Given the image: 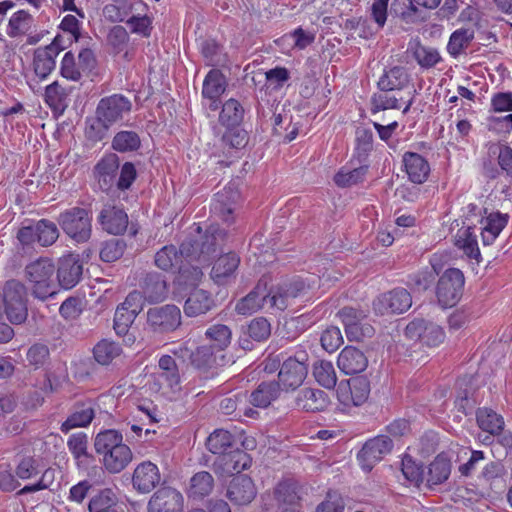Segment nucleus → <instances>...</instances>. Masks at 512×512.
Returning <instances> with one entry per match:
<instances>
[{
	"instance_id": "nucleus-35",
	"label": "nucleus",
	"mask_w": 512,
	"mask_h": 512,
	"mask_svg": "<svg viewBox=\"0 0 512 512\" xmlns=\"http://www.w3.org/2000/svg\"><path fill=\"white\" fill-rule=\"evenodd\" d=\"M296 405L306 412H321L329 405V397L323 390L304 388L296 397Z\"/></svg>"
},
{
	"instance_id": "nucleus-22",
	"label": "nucleus",
	"mask_w": 512,
	"mask_h": 512,
	"mask_svg": "<svg viewBox=\"0 0 512 512\" xmlns=\"http://www.w3.org/2000/svg\"><path fill=\"white\" fill-rule=\"evenodd\" d=\"M147 9L142 0H113L103 7V15L111 23H120L126 22L136 12H146Z\"/></svg>"
},
{
	"instance_id": "nucleus-44",
	"label": "nucleus",
	"mask_w": 512,
	"mask_h": 512,
	"mask_svg": "<svg viewBox=\"0 0 512 512\" xmlns=\"http://www.w3.org/2000/svg\"><path fill=\"white\" fill-rule=\"evenodd\" d=\"M213 487V476L207 471H200L194 474L190 479V487L188 490L189 497L202 499L212 492Z\"/></svg>"
},
{
	"instance_id": "nucleus-19",
	"label": "nucleus",
	"mask_w": 512,
	"mask_h": 512,
	"mask_svg": "<svg viewBox=\"0 0 512 512\" xmlns=\"http://www.w3.org/2000/svg\"><path fill=\"white\" fill-rule=\"evenodd\" d=\"M63 50L61 46V36H56L54 40L44 47H38L34 51L33 67L35 74L40 79H45L55 68L56 57Z\"/></svg>"
},
{
	"instance_id": "nucleus-43",
	"label": "nucleus",
	"mask_w": 512,
	"mask_h": 512,
	"mask_svg": "<svg viewBox=\"0 0 512 512\" xmlns=\"http://www.w3.org/2000/svg\"><path fill=\"white\" fill-rule=\"evenodd\" d=\"M390 11L406 23H415L424 19L422 10L417 8L412 0H393Z\"/></svg>"
},
{
	"instance_id": "nucleus-42",
	"label": "nucleus",
	"mask_w": 512,
	"mask_h": 512,
	"mask_svg": "<svg viewBox=\"0 0 512 512\" xmlns=\"http://www.w3.org/2000/svg\"><path fill=\"white\" fill-rule=\"evenodd\" d=\"M118 498L111 488H103L94 494L88 502L89 512H110L116 509Z\"/></svg>"
},
{
	"instance_id": "nucleus-48",
	"label": "nucleus",
	"mask_w": 512,
	"mask_h": 512,
	"mask_svg": "<svg viewBox=\"0 0 512 512\" xmlns=\"http://www.w3.org/2000/svg\"><path fill=\"white\" fill-rule=\"evenodd\" d=\"M476 420L478 426L491 435L498 434L504 428L503 417L489 408H479Z\"/></svg>"
},
{
	"instance_id": "nucleus-28",
	"label": "nucleus",
	"mask_w": 512,
	"mask_h": 512,
	"mask_svg": "<svg viewBox=\"0 0 512 512\" xmlns=\"http://www.w3.org/2000/svg\"><path fill=\"white\" fill-rule=\"evenodd\" d=\"M95 417V404L92 400L77 401L71 408L70 415L61 425L63 433L79 427H87Z\"/></svg>"
},
{
	"instance_id": "nucleus-32",
	"label": "nucleus",
	"mask_w": 512,
	"mask_h": 512,
	"mask_svg": "<svg viewBox=\"0 0 512 512\" xmlns=\"http://www.w3.org/2000/svg\"><path fill=\"white\" fill-rule=\"evenodd\" d=\"M484 214V223L481 224V236L483 244L488 246L494 243L496 238L506 227L509 221V215L499 211L488 212L487 208H484Z\"/></svg>"
},
{
	"instance_id": "nucleus-16",
	"label": "nucleus",
	"mask_w": 512,
	"mask_h": 512,
	"mask_svg": "<svg viewBox=\"0 0 512 512\" xmlns=\"http://www.w3.org/2000/svg\"><path fill=\"white\" fill-rule=\"evenodd\" d=\"M251 463L252 458L248 453L239 448H232L216 457L213 469L216 474L229 476L248 469Z\"/></svg>"
},
{
	"instance_id": "nucleus-20",
	"label": "nucleus",
	"mask_w": 512,
	"mask_h": 512,
	"mask_svg": "<svg viewBox=\"0 0 512 512\" xmlns=\"http://www.w3.org/2000/svg\"><path fill=\"white\" fill-rule=\"evenodd\" d=\"M161 482V474L156 464L143 461L138 464L132 474V486L141 494L153 491Z\"/></svg>"
},
{
	"instance_id": "nucleus-29",
	"label": "nucleus",
	"mask_w": 512,
	"mask_h": 512,
	"mask_svg": "<svg viewBox=\"0 0 512 512\" xmlns=\"http://www.w3.org/2000/svg\"><path fill=\"white\" fill-rule=\"evenodd\" d=\"M141 294L149 303L163 301L167 296V282L161 273L149 272L140 282Z\"/></svg>"
},
{
	"instance_id": "nucleus-33",
	"label": "nucleus",
	"mask_w": 512,
	"mask_h": 512,
	"mask_svg": "<svg viewBox=\"0 0 512 512\" xmlns=\"http://www.w3.org/2000/svg\"><path fill=\"white\" fill-rule=\"evenodd\" d=\"M267 284L260 280L252 291L241 298L235 306V311L240 315H251L267 305Z\"/></svg>"
},
{
	"instance_id": "nucleus-17",
	"label": "nucleus",
	"mask_w": 512,
	"mask_h": 512,
	"mask_svg": "<svg viewBox=\"0 0 512 512\" xmlns=\"http://www.w3.org/2000/svg\"><path fill=\"white\" fill-rule=\"evenodd\" d=\"M97 221L102 230L111 235H122L128 227L129 219L124 208L107 202L99 212Z\"/></svg>"
},
{
	"instance_id": "nucleus-57",
	"label": "nucleus",
	"mask_w": 512,
	"mask_h": 512,
	"mask_svg": "<svg viewBox=\"0 0 512 512\" xmlns=\"http://www.w3.org/2000/svg\"><path fill=\"white\" fill-rule=\"evenodd\" d=\"M221 143L224 148L242 149L248 143V134L239 126L226 127Z\"/></svg>"
},
{
	"instance_id": "nucleus-18",
	"label": "nucleus",
	"mask_w": 512,
	"mask_h": 512,
	"mask_svg": "<svg viewBox=\"0 0 512 512\" xmlns=\"http://www.w3.org/2000/svg\"><path fill=\"white\" fill-rule=\"evenodd\" d=\"M393 448V441L387 435H379L368 440L358 453V460L365 471H370Z\"/></svg>"
},
{
	"instance_id": "nucleus-14",
	"label": "nucleus",
	"mask_w": 512,
	"mask_h": 512,
	"mask_svg": "<svg viewBox=\"0 0 512 512\" xmlns=\"http://www.w3.org/2000/svg\"><path fill=\"white\" fill-rule=\"evenodd\" d=\"M190 359L192 365L200 372L206 374L205 377H214L217 369L225 365L226 357L223 351L214 348L212 345L199 346L191 352Z\"/></svg>"
},
{
	"instance_id": "nucleus-37",
	"label": "nucleus",
	"mask_w": 512,
	"mask_h": 512,
	"mask_svg": "<svg viewBox=\"0 0 512 512\" xmlns=\"http://www.w3.org/2000/svg\"><path fill=\"white\" fill-rule=\"evenodd\" d=\"M407 51L412 54L417 64L423 69L432 68L442 60L436 48L422 45L419 39L410 40Z\"/></svg>"
},
{
	"instance_id": "nucleus-50",
	"label": "nucleus",
	"mask_w": 512,
	"mask_h": 512,
	"mask_svg": "<svg viewBox=\"0 0 512 512\" xmlns=\"http://www.w3.org/2000/svg\"><path fill=\"white\" fill-rule=\"evenodd\" d=\"M490 155L497 156V163L502 173L512 179V148L502 142H493L488 145Z\"/></svg>"
},
{
	"instance_id": "nucleus-49",
	"label": "nucleus",
	"mask_w": 512,
	"mask_h": 512,
	"mask_svg": "<svg viewBox=\"0 0 512 512\" xmlns=\"http://www.w3.org/2000/svg\"><path fill=\"white\" fill-rule=\"evenodd\" d=\"M34 19L31 14L25 10L15 12L8 23L7 34L15 38L23 36L32 30Z\"/></svg>"
},
{
	"instance_id": "nucleus-64",
	"label": "nucleus",
	"mask_w": 512,
	"mask_h": 512,
	"mask_svg": "<svg viewBox=\"0 0 512 512\" xmlns=\"http://www.w3.org/2000/svg\"><path fill=\"white\" fill-rule=\"evenodd\" d=\"M345 501L342 495L335 490H329L322 502H320L315 512H344Z\"/></svg>"
},
{
	"instance_id": "nucleus-36",
	"label": "nucleus",
	"mask_w": 512,
	"mask_h": 512,
	"mask_svg": "<svg viewBox=\"0 0 512 512\" xmlns=\"http://www.w3.org/2000/svg\"><path fill=\"white\" fill-rule=\"evenodd\" d=\"M215 306L211 294L203 289L193 290L184 303V313L188 317L206 314Z\"/></svg>"
},
{
	"instance_id": "nucleus-46",
	"label": "nucleus",
	"mask_w": 512,
	"mask_h": 512,
	"mask_svg": "<svg viewBox=\"0 0 512 512\" xmlns=\"http://www.w3.org/2000/svg\"><path fill=\"white\" fill-rule=\"evenodd\" d=\"M244 109L241 103L231 98L223 105L219 114V123L225 127L239 126L243 121Z\"/></svg>"
},
{
	"instance_id": "nucleus-61",
	"label": "nucleus",
	"mask_w": 512,
	"mask_h": 512,
	"mask_svg": "<svg viewBox=\"0 0 512 512\" xmlns=\"http://www.w3.org/2000/svg\"><path fill=\"white\" fill-rule=\"evenodd\" d=\"M200 51L207 66H218L222 63V46L214 39H205L200 44Z\"/></svg>"
},
{
	"instance_id": "nucleus-58",
	"label": "nucleus",
	"mask_w": 512,
	"mask_h": 512,
	"mask_svg": "<svg viewBox=\"0 0 512 512\" xmlns=\"http://www.w3.org/2000/svg\"><path fill=\"white\" fill-rule=\"evenodd\" d=\"M392 91H380L373 94L371 97V112L377 113L382 110L399 109V102L403 100L402 97L398 98Z\"/></svg>"
},
{
	"instance_id": "nucleus-1",
	"label": "nucleus",
	"mask_w": 512,
	"mask_h": 512,
	"mask_svg": "<svg viewBox=\"0 0 512 512\" xmlns=\"http://www.w3.org/2000/svg\"><path fill=\"white\" fill-rule=\"evenodd\" d=\"M222 231L217 228L210 227L205 235V241L201 243L184 241L179 249L174 245H166L158 250L154 256L155 265L163 271L179 270L182 277L188 278L187 273L191 274L193 282H197L203 276L199 267L192 266L190 269H183V258L190 260L198 257H205L216 251L217 236H221Z\"/></svg>"
},
{
	"instance_id": "nucleus-40",
	"label": "nucleus",
	"mask_w": 512,
	"mask_h": 512,
	"mask_svg": "<svg viewBox=\"0 0 512 512\" xmlns=\"http://www.w3.org/2000/svg\"><path fill=\"white\" fill-rule=\"evenodd\" d=\"M226 87L227 82L224 74L218 69H212L203 81L202 96L205 99L220 98Z\"/></svg>"
},
{
	"instance_id": "nucleus-8",
	"label": "nucleus",
	"mask_w": 512,
	"mask_h": 512,
	"mask_svg": "<svg viewBox=\"0 0 512 512\" xmlns=\"http://www.w3.org/2000/svg\"><path fill=\"white\" fill-rule=\"evenodd\" d=\"M308 353L299 347L293 355L285 358L278 372L280 389L295 390L302 385L308 374Z\"/></svg>"
},
{
	"instance_id": "nucleus-2",
	"label": "nucleus",
	"mask_w": 512,
	"mask_h": 512,
	"mask_svg": "<svg viewBox=\"0 0 512 512\" xmlns=\"http://www.w3.org/2000/svg\"><path fill=\"white\" fill-rule=\"evenodd\" d=\"M132 102L122 94H112L100 99L95 110V119L86 128V135L93 141L104 139L110 127L130 114Z\"/></svg>"
},
{
	"instance_id": "nucleus-13",
	"label": "nucleus",
	"mask_w": 512,
	"mask_h": 512,
	"mask_svg": "<svg viewBox=\"0 0 512 512\" xmlns=\"http://www.w3.org/2000/svg\"><path fill=\"white\" fill-rule=\"evenodd\" d=\"M337 399L344 406H360L370 394V382L364 376L341 381L336 390Z\"/></svg>"
},
{
	"instance_id": "nucleus-7",
	"label": "nucleus",
	"mask_w": 512,
	"mask_h": 512,
	"mask_svg": "<svg viewBox=\"0 0 512 512\" xmlns=\"http://www.w3.org/2000/svg\"><path fill=\"white\" fill-rule=\"evenodd\" d=\"M55 222L42 218L40 220L28 221L17 231L16 238L19 241L22 250L30 249L35 243L41 247L52 246L59 238V228Z\"/></svg>"
},
{
	"instance_id": "nucleus-11",
	"label": "nucleus",
	"mask_w": 512,
	"mask_h": 512,
	"mask_svg": "<svg viewBox=\"0 0 512 512\" xmlns=\"http://www.w3.org/2000/svg\"><path fill=\"white\" fill-rule=\"evenodd\" d=\"M405 336L423 346L437 347L444 342L445 331L433 321L415 318L406 325Z\"/></svg>"
},
{
	"instance_id": "nucleus-56",
	"label": "nucleus",
	"mask_w": 512,
	"mask_h": 512,
	"mask_svg": "<svg viewBox=\"0 0 512 512\" xmlns=\"http://www.w3.org/2000/svg\"><path fill=\"white\" fill-rule=\"evenodd\" d=\"M67 93L57 81L48 85L45 89V102L54 111L63 112L67 106Z\"/></svg>"
},
{
	"instance_id": "nucleus-39",
	"label": "nucleus",
	"mask_w": 512,
	"mask_h": 512,
	"mask_svg": "<svg viewBox=\"0 0 512 512\" xmlns=\"http://www.w3.org/2000/svg\"><path fill=\"white\" fill-rule=\"evenodd\" d=\"M158 376L173 391L180 390L181 376L176 360L170 355H162L158 361Z\"/></svg>"
},
{
	"instance_id": "nucleus-27",
	"label": "nucleus",
	"mask_w": 512,
	"mask_h": 512,
	"mask_svg": "<svg viewBox=\"0 0 512 512\" xmlns=\"http://www.w3.org/2000/svg\"><path fill=\"white\" fill-rule=\"evenodd\" d=\"M240 257L235 252L219 256L212 267L211 278L218 285H226L236 277Z\"/></svg>"
},
{
	"instance_id": "nucleus-4",
	"label": "nucleus",
	"mask_w": 512,
	"mask_h": 512,
	"mask_svg": "<svg viewBox=\"0 0 512 512\" xmlns=\"http://www.w3.org/2000/svg\"><path fill=\"white\" fill-rule=\"evenodd\" d=\"M40 458L31 455L20 456L17 460L14 473L15 476L23 481L30 480L41 474L39 480L32 485H26L20 489L17 494L25 495L40 490L49 489L55 479V470L47 468L43 470Z\"/></svg>"
},
{
	"instance_id": "nucleus-59",
	"label": "nucleus",
	"mask_w": 512,
	"mask_h": 512,
	"mask_svg": "<svg viewBox=\"0 0 512 512\" xmlns=\"http://www.w3.org/2000/svg\"><path fill=\"white\" fill-rule=\"evenodd\" d=\"M355 152L361 162L373 149V132L365 127H358L355 132Z\"/></svg>"
},
{
	"instance_id": "nucleus-38",
	"label": "nucleus",
	"mask_w": 512,
	"mask_h": 512,
	"mask_svg": "<svg viewBox=\"0 0 512 512\" xmlns=\"http://www.w3.org/2000/svg\"><path fill=\"white\" fill-rule=\"evenodd\" d=\"M451 462L444 454H439L427 467L425 476L427 486L433 488L434 486L444 483L450 476Z\"/></svg>"
},
{
	"instance_id": "nucleus-31",
	"label": "nucleus",
	"mask_w": 512,
	"mask_h": 512,
	"mask_svg": "<svg viewBox=\"0 0 512 512\" xmlns=\"http://www.w3.org/2000/svg\"><path fill=\"white\" fill-rule=\"evenodd\" d=\"M402 163L408 179L414 184H423L430 174V164L422 155L416 152H405Z\"/></svg>"
},
{
	"instance_id": "nucleus-9",
	"label": "nucleus",
	"mask_w": 512,
	"mask_h": 512,
	"mask_svg": "<svg viewBox=\"0 0 512 512\" xmlns=\"http://www.w3.org/2000/svg\"><path fill=\"white\" fill-rule=\"evenodd\" d=\"M26 294V287L17 280H9L3 287L2 303L6 316L12 324H21L27 319Z\"/></svg>"
},
{
	"instance_id": "nucleus-10",
	"label": "nucleus",
	"mask_w": 512,
	"mask_h": 512,
	"mask_svg": "<svg viewBox=\"0 0 512 512\" xmlns=\"http://www.w3.org/2000/svg\"><path fill=\"white\" fill-rule=\"evenodd\" d=\"M465 277L457 268H449L439 277L436 285V297L443 308L455 306L463 295Z\"/></svg>"
},
{
	"instance_id": "nucleus-51",
	"label": "nucleus",
	"mask_w": 512,
	"mask_h": 512,
	"mask_svg": "<svg viewBox=\"0 0 512 512\" xmlns=\"http://www.w3.org/2000/svg\"><path fill=\"white\" fill-rule=\"evenodd\" d=\"M234 444V436L229 431L223 429L215 430L206 442L208 450L218 456L232 449Z\"/></svg>"
},
{
	"instance_id": "nucleus-62",
	"label": "nucleus",
	"mask_w": 512,
	"mask_h": 512,
	"mask_svg": "<svg viewBox=\"0 0 512 512\" xmlns=\"http://www.w3.org/2000/svg\"><path fill=\"white\" fill-rule=\"evenodd\" d=\"M126 243L120 239L105 241L100 249V259L111 263L120 259L125 251Z\"/></svg>"
},
{
	"instance_id": "nucleus-12",
	"label": "nucleus",
	"mask_w": 512,
	"mask_h": 512,
	"mask_svg": "<svg viewBox=\"0 0 512 512\" xmlns=\"http://www.w3.org/2000/svg\"><path fill=\"white\" fill-rule=\"evenodd\" d=\"M147 325L155 333L175 331L181 325V311L173 304L150 308L147 311Z\"/></svg>"
},
{
	"instance_id": "nucleus-52",
	"label": "nucleus",
	"mask_w": 512,
	"mask_h": 512,
	"mask_svg": "<svg viewBox=\"0 0 512 512\" xmlns=\"http://www.w3.org/2000/svg\"><path fill=\"white\" fill-rule=\"evenodd\" d=\"M121 353V346L108 339H102L93 348L94 359L101 365H109Z\"/></svg>"
},
{
	"instance_id": "nucleus-30",
	"label": "nucleus",
	"mask_w": 512,
	"mask_h": 512,
	"mask_svg": "<svg viewBox=\"0 0 512 512\" xmlns=\"http://www.w3.org/2000/svg\"><path fill=\"white\" fill-rule=\"evenodd\" d=\"M338 368L346 375L359 374L368 366V358L360 349L346 346L338 355Z\"/></svg>"
},
{
	"instance_id": "nucleus-47",
	"label": "nucleus",
	"mask_w": 512,
	"mask_h": 512,
	"mask_svg": "<svg viewBox=\"0 0 512 512\" xmlns=\"http://www.w3.org/2000/svg\"><path fill=\"white\" fill-rule=\"evenodd\" d=\"M474 39V30L472 28H459L455 30L448 41V53L457 58L465 49H467Z\"/></svg>"
},
{
	"instance_id": "nucleus-23",
	"label": "nucleus",
	"mask_w": 512,
	"mask_h": 512,
	"mask_svg": "<svg viewBox=\"0 0 512 512\" xmlns=\"http://www.w3.org/2000/svg\"><path fill=\"white\" fill-rule=\"evenodd\" d=\"M183 497L171 487L157 490L148 502V512H181Z\"/></svg>"
},
{
	"instance_id": "nucleus-26",
	"label": "nucleus",
	"mask_w": 512,
	"mask_h": 512,
	"mask_svg": "<svg viewBox=\"0 0 512 512\" xmlns=\"http://www.w3.org/2000/svg\"><path fill=\"white\" fill-rule=\"evenodd\" d=\"M412 77L404 66L385 68L380 76L377 87L380 91H403L411 85Z\"/></svg>"
},
{
	"instance_id": "nucleus-15",
	"label": "nucleus",
	"mask_w": 512,
	"mask_h": 512,
	"mask_svg": "<svg viewBox=\"0 0 512 512\" xmlns=\"http://www.w3.org/2000/svg\"><path fill=\"white\" fill-rule=\"evenodd\" d=\"M412 305V297L405 288H395L381 294L373 302V308L380 315L401 314Z\"/></svg>"
},
{
	"instance_id": "nucleus-54",
	"label": "nucleus",
	"mask_w": 512,
	"mask_h": 512,
	"mask_svg": "<svg viewBox=\"0 0 512 512\" xmlns=\"http://www.w3.org/2000/svg\"><path fill=\"white\" fill-rule=\"evenodd\" d=\"M205 336L210 341L209 345L224 352L231 343L232 332L224 324H215L206 330Z\"/></svg>"
},
{
	"instance_id": "nucleus-21",
	"label": "nucleus",
	"mask_w": 512,
	"mask_h": 512,
	"mask_svg": "<svg viewBox=\"0 0 512 512\" xmlns=\"http://www.w3.org/2000/svg\"><path fill=\"white\" fill-rule=\"evenodd\" d=\"M239 192L229 186L217 192L211 204V212L223 222L230 225L234 222V211L239 200Z\"/></svg>"
},
{
	"instance_id": "nucleus-60",
	"label": "nucleus",
	"mask_w": 512,
	"mask_h": 512,
	"mask_svg": "<svg viewBox=\"0 0 512 512\" xmlns=\"http://www.w3.org/2000/svg\"><path fill=\"white\" fill-rule=\"evenodd\" d=\"M245 334L256 342H263L271 335V325L264 317H257L250 321Z\"/></svg>"
},
{
	"instance_id": "nucleus-34",
	"label": "nucleus",
	"mask_w": 512,
	"mask_h": 512,
	"mask_svg": "<svg viewBox=\"0 0 512 512\" xmlns=\"http://www.w3.org/2000/svg\"><path fill=\"white\" fill-rule=\"evenodd\" d=\"M119 163L116 155H110L101 159L95 166V176L99 188L108 193L116 185Z\"/></svg>"
},
{
	"instance_id": "nucleus-41",
	"label": "nucleus",
	"mask_w": 512,
	"mask_h": 512,
	"mask_svg": "<svg viewBox=\"0 0 512 512\" xmlns=\"http://www.w3.org/2000/svg\"><path fill=\"white\" fill-rule=\"evenodd\" d=\"M280 390L279 383L276 381L262 382L250 394V402L256 407L265 408L278 398Z\"/></svg>"
},
{
	"instance_id": "nucleus-24",
	"label": "nucleus",
	"mask_w": 512,
	"mask_h": 512,
	"mask_svg": "<svg viewBox=\"0 0 512 512\" xmlns=\"http://www.w3.org/2000/svg\"><path fill=\"white\" fill-rule=\"evenodd\" d=\"M257 495L253 480L247 475L235 476L229 483L226 491L227 498L234 505H248Z\"/></svg>"
},
{
	"instance_id": "nucleus-63",
	"label": "nucleus",
	"mask_w": 512,
	"mask_h": 512,
	"mask_svg": "<svg viewBox=\"0 0 512 512\" xmlns=\"http://www.w3.org/2000/svg\"><path fill=\"white\" fill-rule=\"evenodd\" d=\"M67 446L78 463L81 462L82 458H87L89 456L87 450L88 436L83 432L72 434L67 441Z\"/></svg>"
},
{
	"instance_id": "nucleus-6",
	"label": "nucleus",
	"mask_w": 512,
	"mask_h": 512,
	"mask_svg": "<svg viewBox=\"0 0 512 512\" xmlns=\"http://www.w3.org/2000/svg\"><path fill=\"white\" fill-rule=\"evenodd\" d=\"M55 272V265L49 258H39L26 266V278L35 298L44 301L56 294Z\"/></svg>"
},
{
	"instance_id": "nucleus-5",
	"label": "nucleus",
	"mask_w": 512,
	"mask_h": 512,
	"mask_svg": "<svg viewBox=\"0 0 512 512\" xmlns=\"http://www.w3.org/2000/svg\"><path fill=\"white\" fill-rule=\"evenodd\" d=\"M56 220L63 233L77 244L90 240L92 235L90 210L74 206L60 212Z\"/></svg>"
},
{
	"instance_id": "nucleus-45",
	"label": "nucleus",
	"mask_w": 512,
	"mask_h": 512,
	"mask_svg": "<svg viewBox=\"0 0 512 512\" xmlns=\"http://www.w3.org/2000/svg\"><path fill=\"white\" fill-rule=\"evenodd\" d=\"M368 172V165H360L359 167L349 169L342 167L334 176L335 184L340 188H348L365 180Z\"/></svg>"
},
{
	"instance_id": "nucleus-55",
	"label": "nucleus",
	"mask_w": 512,
	"mask_h": 512,
	"mask_svg": "<svg viewBox=\"0 0 512 512\" xmlns=\"http://www.w3.org/2000/svg\"><path fill=\"white\" fill-rule=\"evenodd\" d=\"M315 380L326 389H333L337 384L335 368L330 361L322 360L314 365Z\"/></svg>"
},
{
	"instance_id": "nucleus-25",
	"label": "nucleus",
	"mask_w": 512,
	"mask_h": 512,
	"mask_svg": "<svg viewBox=\"0 0 512 512\" xmlns=\"http://www.w3.org/2000/svg\"><path fill=\"white\" fill-rule=\"evenodd\" d=\"M83 274V265L79 256L68 254L60 258L57 268L59 285L64 289H71L80 281Z\"/></svg>"
},
{
	"instance_id": "nucleus-3",
	"label": "nucleus",
	"mask_w": 512,
	"mask_h": 512,
	"mask_svg": "<svg viewBox=\"0 0 512 512\" xmlns=\"http://www.w3.org/2000/svg\"><path fill=\"white\" fill-rule=\"evenodd\" d=\"M95 452L101 456L104 469L110 474L122 472L132 461L133 453L115 429L100 431L94 439Z\"/></svg>"
},
{
	"instance_id": "nucleus-53",
	"label": "nucleus",
	"mask_w": 512,
	"mask_h": 512,
	"mask_svg": "<svg viewBox=\"0 0 512 512\" xmlns=\"http://www.w3.org/2000/svg\"><path fill=\"white\" fill-rule=\"evenodd\" d=\"M141 146V140L135 131L122 130L115 134L112 148L121 153L136 151Z\"/></svg>"
}]
</instances>
